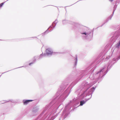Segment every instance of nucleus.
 I'll use <instances>...</instances> for the list:
<instances>
[{"label": "nucleus", "mask_w": 120, "mask_h": 120, "mask_svg": "<svg viewBox=\"0 0 120 120\" xmlns=\"http://www.w3.org/2000/svg\"><path fill=\"white\" fill-rule=\"evenodd\" d=\"M103 54L101 53L100 54L101 56H102L101 59L100 58V56L98 57L89 66V67L86 68V70L82 71L81 72L82 73L80 75L79 78L72 82L67 89L62 93L69 84L68 82H66L65 81H64L60 86L54 98H67L70 93L71 90L74 86L78 82L79 80L81 79L84 75H86L88 73L87 72L88 71V69L94 66L91 69V71H93L96 67V65L101 61L102 59H104L105 58V59H108L111 57L110 56H106V58L105 56L104 57V56L102 55Z\"/></svg>", "instance_id": "obj_1"}, {"label": "nucleus", "mask_w": 120, "mask_h": 120, "mask_svg": "<svg viewBox=\"0 0 120 120\" xmlns=\"http://www.w3.org/2000/svg\"><path fill=\"white\" fill-rule=\"evenodd\" d=\"M74 25V29H78L80 33L84 35L82 36L84 39L90 40L92 38L93 36L94 29L92 31L90 29L83 26H80L75 23Z\"/></svg>", "instance_id": "obj_2"}, {"label": "nucleus", "mask_w": 120, "mask_h": 120, "mask_svg": "<svg viewBox=\"0 0 120 120\" xmlns=\"http://www.w3.org/2000/svg\"><path fill=\"white\" fill-rule=\"evenodd\" d=\"M57 22L58 21L57 19L56 20H55L53 22L52 25L49 27V28L43 34H47L49 32L52 31V29H50V30H49V29L50 28L54 29L56 26Z\"/></svg>", "instance_id": "obj_3"}, {"label": "nucleus", "mask_w": 120, "mask_h": 120, "mask_svg": "<svg viewBox=\"0 0 120 120\" xmlns=\"http://www.w3.org/2000/svg\"><path fill=\"white\" fill-rule=\"evenodd\" d=\"M53 53V50L51 48H49L46 49L45 53L44 55L46 57L51 56Z\"/></svg>", "instance_id": "obj_4"}, {"label": "nucleus", "mask_w": 120, "mask_h": 120, "mask_svg": "<svg viewBox=\"0 0 120 120\" xmlns=\"http://www.w3.org/2000/svg\"><path fill=\"white\" fill-rule=\"evenodd\" d=\"M114 14L113 13L105 21L104 23H103L102 25L100 26L101 27L103 26L105 24L107 23L109 20H111L112 17L113 16Z\"/></svg>", "instance_id": "obj_5"}, {"label": "nucleus", "mask_w": 120, "mask_h": 120, "mask_svg": "<svg viewBox=\"0 0 120 120\" xmlns=\"http://www.w3.org/2000/svg\"><path fill=\"white\" fill-rule=\"evenodd\" d=\"M62 22L64 24H65L67 23H68L74 25V24H75L74 22L67 20H63L62 21Z\"/></svg>", "instance_id": "obj_6"}, {"label": "nucleus", "mask_w": 120, "mask_h": 120, "mask_svg": "<svg viewBox=\"0 0 120 120\" xmlns=\"http://www.w3.org/2000/svg\"><path fill=\"white\" fill-rule=\"evenodd\" d=\"M74 60H75V62L74 64V68H75L77 66L78 62V59L77 55H75Z\"/></svg>", "instance_id": "obj_7"}, {"label": "nucleus", "mask_w": 120, "mask_h": 120, "mask_svg": "<svg viewBox=\"0 0 120 120\" xmlns=\"http://www.w3.org/2000/svg\"><path fill=\"white\" fill-rule=\"evenodd\" d=\"M45 56H45L44 55V54H43L42 53V54H41L38 57V58L39 59H41L43 57Z\"/></svg>", "instance_id": "obj_8"}, {"label": "nucleus", "mask_w": 120, "mask_h": 120, "mask_svg": "<svg viewBox=\"0 0 120 120\" xmlns=\"http://www.w3.org/2000/svg\"><path fill=\"white\" fill-rule=\"evenodd\" d=\"M120 40L115 45L116 48H119L120 47Z\"/></svg>", "instance_id": "obj_9"}, {"label": "nucleus", "mask_w": 120, "mask_h": 120, "mask_svg": "<svg viewBox=\"0 0 120 120\" xmlns=\"http://www.w3.org/2000/svg\"><path fill=\"white\" fill-rule=\"evenodd\" d=\"M117 4H116L114 5L113 7V10L112 13H113V14H114V12L116 10V8L117 7Z\"/></svg>", "instance_id": "obj_10"}, {"label": "nucleus", "mask_w": 120, "mask_h": 120, "mask_svg": "<svg viewBox=\"0 0 120 120\" xmlns=\"http://www.w3.org/2000/svg\"><path fill=\"white\" fill-rule=\"evenodd\" d=\"M86 102V101H80V105H82L83 104L85 103Z\"/></svg>", "instance_id": "obj_11"}, {"label": "nucleus", "mask_w": 120, "mask_h": 120, "mask_svg": "<svg viewBox=\"0 0 120 120\" xmlns=\"http://www.w3.org/2000/svg\"><path fill=\"white\" fill-rule=\"evenodd\" d=\"M34 58H35L34 57ZM34 59L33 60V61L30 63L29 64V65H30L31 64H33L36 61V60L35 58H34Z\"/></svg>", "instance_id": "obj_12"}, {"label": "nucleus", "mask_w": 120, "mask_h": 120, "mask_svg": "<svg viewBox=\"0 0 120 120\" xmlns=\"http://www.w3.org/2000/svg\"><path fill=\"white\" fill-rule=\"evenodd\" d=\"M33 100H27L25 101L24 102V104L27 103L30 101H32Z\"/></svg>", "instance_id": "obj_13"}, {"label": "nucleus", "mask_w": 120, "mask_h": 120, "mask_svg": "<svg viewBox=\"0 0 120 120\" xmlns=\"http://www.w3.org/2000/svg\"><path fill=\"white\" fill-rule=\"evenodd\" d=\"M120 2V0H116L115 2V4H117V5L119 4Z\"/></svg>", "instance_id": "obj_14"}, {"label": "nucleus", "mask_w": 120, "mask_h": 120, "mask_svg": "<svg viewBox=\"0 0 120 120\" xmlns=\"http://www.w3.org/2000/svg\"><path fill=\"white\" fill-rule=\"evenodd\" d=\"M6 2L2 3L0 4V7H1L3 5H4V4Z\"/></svg>", "instance_id": "obj_15"}, {"label": "nucleus", "mask_w": 120, "mask_h": 120, "mask_svg": "<svg viewBox=\"0 0 120 120\" xmlns=\"http://www.w3.org/2000/svg\"><path fill=\"white\" fill-rule=\"evenodd\" d=\"M25 67V66H22V67H19V68H21V67Z\"/></svg>", "instance_id": "obj_16"}, {"label": "nucleus", "mask_w": 120, "mask_h": 120, "mask_svg": "<svg viewBox=\"0 0 120 120\" xmlns=\"http://www.w3.org/2000/svg\"><path fill=\"white\" fill-rule=\"evenodd\" d=\"M10 71H10H6V72H4L2 73V74H4V73H6V72H8V71Z\"/></svg>", "instance_id": "obj_17"}, {"label": "nucleus", "mask_w": 120, "mask_h": 120, "mask_svg": "<svg viewBox=\"0 0 120 120\" xmlns=\"http://www.w3.org/2000/svg\"><path fill=\"white\" fill-rule=\"evenodd\" d=\"M115 49H114V50H113L112 52H111V54H112L115 51Z\"/></svg>", "instance_id": "obj_18"}, {"label": "nucleus", "mask_w": 120, "mask_h": 120, "mask_svg": "<svg viewBox=\"0 0 120 120\" xmlns=\"http://www.w3.org/2000/svg\"><path fill=\"white\" fill-rule=\"evenodd\" d=\"M113 0H109V1L111 2H112L113 1Z\"/></svg>", "instance_id": "obj_19"}, {"label": "nucleus", "mask_w": 120, "mask_h": 120, "mask_svg": "<svg viewBox=\"0 0 120 120\" xmlns=\"http://www.w3.org/2000/svg\"><path fill=\"white\" fill-rule=\"evenodd\" d=\"M34 37V38H36V37Z\"/></svg>", "instance_id": "obj_20"}]
</instances>
